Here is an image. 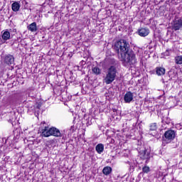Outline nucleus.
I'll list each match as a JSON object with an SVG mask.
<instances>
[{
    "instance_id": "a211bd4d",
    "label": "nucleus",
    "mask_w": 182,
    "mask_h": 182,
    "mask_svg": "<svg viewBox=\"0 0 182 182\" xmlns=\"http://www.w3.org/2000/svg\"><path fill=\"white\" fill-rule=\"evenodd\" d=\"M149 130H151L152 132H154L157 130V124L153 123L150 125Z\"/></svg>"
},
{
    "instance_id": "f03ea898",
    "label": "nucleus",
    "mask_w": 182,
    "mask_h": 182,
    "mask_svg": "<svg viewBox=\"0 0 182 182\" xmlns=\"http://www.w3.org/2000/svg\"><path fill=\"white\" fill-rule=\"evenodd\" d=\"M117 77V68L114 65H110L106 72V75L103 78V82L107 85H112Z\"/></svg>"
},
{
    "instance_id": "ddd939ff",
    "label": "nucleus",
    "mask_w": 182,
    "mask_h": 182,
    "mask_svg": "<svg viewBox=\"0 0 182 182\" xmlns=\"http://www.w3.org/2000/svg\"><path fill=\"white\" fill-rule=\"evenodd\" d=\"M2 39L4 42L9 41V39H11V33L8 31H4L2 34Z\"/></svg>"
},
{
    "instance_id": "f8f14e48",
    "label": "nucleus",
    "mask_w": 182,
    "mask_h": 182,
    "mask_svg": "<svg viewBox=\"0 0 182 182\" xmlns=\"http://www.w3.org/2000/svg\"><path fill=\"white\" fill-rule=\"evenodd\" d=\"M95 150L98 153V154H102V153H103V150H105V145H103L102 144H98L95 146Z\"/></svg>"
},
{
    "instance_id": "5701e85b",
    "label": "nucleus",
    "mask_w": 182,
    "mask_h": 182,
    "mask_svg": "<svg viewBox=\"0 0 182 182\" xmlns=\"http://www.w3.org/2000/svg\"><path fill=\"white\" fill-rule=\"evenodd\" d=\"M41 124H46V123H45V122H41Z\"/></svg>"
},
{
    "instance_id": "20e7f679",
    "label": "nucleus",
    "mask_w": 182,
    "mask_h": 182,
    "mask_svg": "<svg viewBox=\"0 0 182 182\" xmlns=\"http://www.w3.org/2000/svg\"><path fill=\"white\" fill-rule=\"evenodd\" d=\"M41 134L43 137H50V136H54V137H62V134L60 131L56 127H49L48 125H45L41 129Z\"/></svg>"
},
{
    "instance_id": "393cba45",
    "label": "nucleus",
    "mask_w": 182,
    "mask_h": 182,
    "mask_svg": "<svg viewBox=\"0 0 182 182\" xmlns=\"http://www.w3.org/2000/svg\"><path fill=\"white\" fill-rule=\"evenodd\" d=\"M162 122H164V119H162Z\"/></svg>"
},
{
    "instance_id": "f257e3e1",
    "label": "nucleus",
    "mask_w": 182,
    "mask_h": 182,
    "mask_svg": "<svg viewBox=\"0 0 182 182\" xmlns=\"http://www.w3.org/2000/svg\"><path fill=\"white\" fill-rule=\"evenodd\" d=\"M114 49L118 53V56L122 57L130 52V44L126 40L121 39L114 43Z\"/></svg>"
},
{
    "instance_id": "4468645a",
    "label": "nucleus",
    "mask_w": 182,
    "mask_h": 182,
    "mask_svg": "<svg viewBox=\"0 0 182 182\" xmlns=\"http://www.w3.org/2000/svg\"><path fill=\"white\" fill-rule=\"evenodd\" d=\"M19 8H21V5L18 2H14L11 5V9L14 12H18V11H19Z\"/></svg>"
},
{
    "instance_id": "b1692460",
    "label": "nucleus",
    "mask_w": 182,
    "mask_h": 182,
    "mask_svg": "<svg viewBox=\"0 0 182 182\" xmlns=\"http://www.w3.org/2000/svg\"><path fill=\"white\" fill-rule=\"evenodd\" d=\"M168 123H170V122H169V121L166 122V124H168Z\"/></svg>"
},
{
    "instance_id": "2eb2a0df",
    "label": "nucleus",
    "mask_w": 182,
    "mask_h": 182,
    "mask_svg": "<svg viewBox=\"0 0 182 182\" xmlns=\"http://www.w3.org/2000/svg\"><path fill=\"white\" fill-rule=\"evenodd\" d=\"M102 173L105 176H109L112 173V167L105 166L102 170Z\"/></svg>"
},
{
    "instance_id": "6e6552de",
    "label": "nucleus",
    "mask_w": 182,
    "mask_h": 182,
    "mask_svg": "<svg viewBox=\"0 0 182 182\" xmlns=\"http://www.w3.org/2000/svg\"><path fill=\"white\" fill-rule=\"evenodd\" d=\"M124 100L126 103H130L133 100V94L129 91L124 96Z\"/></svg>"
},
{
    "instance_id": "9b49d317",
    "label": "nucleus",
    "mask_w": 182,
    "mask_h": 182,
    "mask_svg": "<svg viewBox=\"0 0 182 182\" xmlns=\"http://www.w3.org/2000/svg\"><path fill=\"white\" fill-rule=\"evenodd\" d=\"M156 73L158 76H163L166 73V68L161 67H157L156 68Z\"/></svg>"
},
{
    "instance_id": "0eeeda50",
    "label": "nucleus",
    "mask_w": 182,
    "mask_h": 182,
    "mask_svg": "<svg viewBox=\"0 0 182 182\" xmlns=\"http://www.w3.org/2000/svg\"><path fill=\"white\" fill-rule=\"evenodd\" d=\"M150 33V30L146 28H141L138 30V34L139 36L146 37Z\"/></svg>"
},
{
    "instance_id": "39448f33",
    "label": "nucleus",
    "mask_w": 182,
    "mask_h": 182,
    "mask_svg": "<svg viewBox=\"0 0 182 182\" xmlns=\"http://www.w3.org/2000/svg\"><path fill=\"white\" fill-rule=\"evenodd\" d=\"M164 141L166 143H171V141L174 140L176 137V132L174 130H168L166 131L164 134Z\"/></svg>"
},
{
    "instance_id": "4be33fe9",
    "label": "nucleus",
    "mask_w": 182,
    "mask_h": 182,
    "mask_svg": "<svg viewBox=\"0 0 182 182\" xmlns=\"http://www.w3.org/2000/svg\"><path fill=\"white\" fill-rule=\"evenodd\" d=\"M164 55L165 56H169L170 55V51L168 50H167L165 53H164Z\"/></svg>"
},
{
    "instance_id": "9d476101",
    "label": "nucleus",
    "mask_w": 182,
    "mask_h": 182,
    "mask_svg": "<svg viewBox=\"0 0 182 182\" xmlns=\"http://www.w3.org/2000/svg\"><path fill=\"white\" fill-rule=\"evenodd\" d=\"M28 31H30V32H36L38 31V26L36 24V22L31 23L30 25L27 26Z\"/></svg>"
},
{
    "instance_id": "7ed1b4c3",
    "label": "nucleus",
    "mask_w": 182,
    "mask_h": 182,
    "mask_svg": "<svg viewBox=\"0 0 182 182\" xmlns=\"http://www.w3.org/2000/svg\"><path fill=\"white\" fill-rule=\"evenodd\" d=\"M121 61L123 65L127 68V66H134V64L137 63V58L134 52L131 50L121 57Z\"/></svg>"
},
{
    "instance_id": "aec40b11",
    "label": "nucleus",
    "mask_w": 182,
    "mask_h": 182,
    "mask_svg": "<svg viewBox=\"0 0 182 182\" xmlns=\"http://www.w3.org/2000/svg\"><path fill=\"white\" fill-rule=\"evenodd\" d=\"M142 171L143 173H149L150 171V167L147 166H145L142 168Z\"/></svg>"
},
{
    "instance_id": "423d86ee",
    "label": "nucleus",
    "mask_w": 182,
    "mask_h": 182,
    "mask_svg": "<svg viewBox=\"0 0 182 182\" xmlns=\"http://www.w3.org/2000/svg\"><path fill=\"white\" fill-rule=\"evenodd\" d=\"M14 63H15V58L14 57V55L11 54H8L5 55L4 63H6V65L11 66V65H14Z\"/></svg>"
},
{
    "instance_id": "1a4fd4ad",
    "label": "nucleus",
    "mask_w": 182,
    "mask_h": 182,
    "mask_svg": "<svg viewBox=\"0 0 182 182\" xmlns=\"http://www.w3.org/2000/svg\"><path fill=\"white\" fill-rule=\"evenodd\" d=\"M182 26V20L181 19H175L173 21V29L174 31H178L180 28Z\"/></svg>"
},
{
    "instance_id": "dca6fc26",
    "label": "nucleus",
    "mask_w": 182,
    "mask_h": 182,
    "mask_svg": "<svg viewBox=\"0 0 182 182\" xmlns=\"http://www.w3.org/2000/svg\"><path fill=\"white\" fill-rule=\"evenodd\" d=\"M92 71L94 73V75H100V73H102V70L98 67L92 68Z\"/></svg>"
},
{
    "instance_id": "6ab92c4d",
    "label": "nucleus",
    "mask_w": 182,
    "mask_h": 182,
    "mask_svg": "<svg viewBox=\"0 0 182 182\" xmlns=\"http://www.w3.org/2000/svg\"><path fill=\"white\" fill-rule=\"evenodd\" d=\"M109 63L110 65H117V61L116 60V59L111 58L109 59Z\"/></svg>"
},
{
    "instance_id": "f3484780",
    "label": "nucleus",
    "mask_w": 182,
    "mask_h": 182,
    "mask_svg": "<svg viewBox=\"0 0 182 182\" xmlns=\"http://www.w3.org/2000/svg\"><path fill=\"white\" fill-rule=\"evenodd\" d=\"M175 63L176 65H182V55H178L175 58Z\"/></svg>"
},
{
    "instance_id": "412c9836",
    "label": "nucleus",
    "mask_w": 182,
    "mask_h": 182,
    "mask_svg": "<svg viewBox=\"0 0 182 182\" xmlns=\"http://www.w3.org/2000/svg\"><path fill=\"white\" fill-rule=\"evenodd\" d=\"M143 159H150L149 152H147L146 150H145V151H144V156H143Z\"/></svg>"
}]
</instances>
